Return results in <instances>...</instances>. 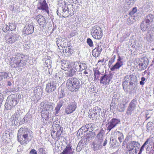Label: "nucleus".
I'll return each mask as SVG.
<instances>
[{"mask_svg":"<svg viewBox=\"0 0 154 154\" xmlns=\"http://www.w3.org/2000/svg\"><path fill=\"white\" fill-rule=\"evenodd\" d=\"M127 148H128V150L134 149H135L134 146L133 145L132 143L131 142L128 145V146H127Z\"/></svg>","mask_w":154,"mask_h":154,"instance_id":"obj_47","label":"nucleus"},{"mask_svg":"<svg viewBox=\"0 0 154 154\" xmlns=\"http://www.w3.org/2000/svg\"><path fill=\"white\" fill-rule=\"evenodd\" d=\"M8 77V74L6 72H0V81L2 80L3 79L7 78Z\"/></svg>","mask_w":154,"mask_h":154,"instance_id":"obj_32","label":"nucleus"},{"mask_svg":"<svg viewBox=\"0 0 154 154\" xmlns=\"http://www.w3.org/2000/svg\"><path fill=\"white\" fill-rule=\"evenodd\" d=\"M100 74V73L98 70H97L94 71V76L95 80H96L98 79Z\"/></svg>","mask_w":154,"mask_h":154,"instance_id":"obj_34","label":"nucleus"},{"mask_svg":"<svg viewBox=\"0 0 154 154\" xmlns=\"http://www.w3.org/2000/svg\"><path fill=\"white\" fill-rule=\"evenodd\" d=\"M56 89V85L53 82L48 83L46 85V91L48 93L53 91Z\"/></svg>","mask_w":154,"mask_h":154,"instance_id":"obj_17","label":"nucleus"},{"mask_svg":"<svg viewBox=\"0 0 154 154\" xmlns=\"http://www.w3.org/2000/svg\"><path fill=\"white\" fill-rule=\"evenodd\" d=\"M102 47L100 45H97L96 48L93 50L92 53L93 55L95 57H97L100 55L102 50Z\"/></svg>","mask_w":154,"mask_h":154,"instance_id":"obj_18","label":"nucleus"},{"mask_svg":"<svg viewBox=\"0 0 154 154\" xmlns=\"http://www.w3.org/2000/svg\"><path fill=\"white\" fill-rule=\"evenodd\" d=\"M114 134L116 137L118 138L119 142L121 143L124 139V136L122 132L118 131L115 132Z\"/></svg>","mask_w":154,"mask_h":154,"instance_id":"obj_24","label":"nucleus"},{"mask_svg":"<svg viewBox=\"0 0 154 154\" xmlns=\"http://www.w3.org/2000/svg\"><path fill=\"white\" fill-rule=\"evenodd\" d=\"M63 91H61L59 96V98H62L64 96L65 94L63 93Z\"/></svg>","mask_w":154,"mask_h":154,"instance_id":"obj_54","label":"nucleus"},{"mask_svg":"<svg viewBox=\"0 0 154 154\" xmlns=\"http://www.w3.org/2000/svg\"><path fill=\"white\" fill-rule=\"evenodd\" d=\"M61 62V68L63 70H68V69L71 66L70 62L68 61L63 60H62Z\"/></svg>","mask_w":154,"mask_h":154,"instance_id":"obj_21","label":"nucleus"},{"mask_svg":"<svg viewBox=\"0 0 154 154\" xmlns=\"http://www.w3.org/2000/svg\"><path fill=\"white\" fill-rule=\"evenodd\" d=\"M40 27L44 28L47 24V22L45 18L41 15H38L35 17Z\"/></svg>","mask_w":154,"mask_h":154,"instance_id":"obj_16","label":"nucleus"},{"mask_svg":"<svg viewBox=\"0 0 154 154\" xmlns=\"http://www.w3.org/2000/svg\"><path fill=\"white\" fill-rule=\"evenodd\" d=\"M154 17L153 15L149 14L146 16L145 19L144 20L149 23L152 22L154 19Z\"/></svg>","mask_w":154,"mask_h":154,"instance_id":"obj_29","label":"nucleus"},{"mask_svg":"<svg viewBox=\"0 0 154 154\" xmlns=\"http://www.w3.org/2000/svg\"><path fill=\"white\" fill-rule=\"evenodd\" d=\"M67 88L72 91H77L81 85L80 81L75 78H72L68 79L66 84Z\"/></svg>","mask_w":154,"mask_h":154,"instance_id":"obj_4","label":"nucleus"},{"mask_svg":"<svg viewBox=\"0 0 154 154\" xmlns=\"http://www.w3.org/2000/svg\"><path fill=\"white\" fill-rule=\"evenodd\" d=\"M148 141H149V139H147L146 140L145 142L143 144V145L141 147L143 148H144L145 146L148 143Z\"/></svg>","mask_w":154,"mask_h":154,"instance_id":"obj_58","label":"nucleus"},{"mask_svg":"<svg viewBox=\"0 0 154 154\" xmlns=\"http://www.w3.org/2000/svg\"><path fill=\"white\" fill-rule=\"evenodd\" d=\"M125 81L122 84V86L124 89L125 88H126L127 85H128V81H129L130 79L131 80V76L127 75L125 77Z\"/></svg>","mask_w":154,"mask_h":154,"instance_id":"obj_26","label":"nucleus"},{"mask_svg":"<svg viewBox=\"0 0 154 154\" xmlns=\"http://www.w3.org/2000/svg\"><path fill=\"white\" fill-rule=\"evenodd\" d=\"M87 43L90 47H92L93 45V42L90 38H88L87 39Z\"/></svg>","mask_w":154,"mask_h":154,"instance_id":"obj_48","label":"nucleus"},{"mask_svg":"<svg viewBox=\"0 0 154 154\" xmlns=\"http://www.w3.org/2000/svg\"><path fill=\"white\" fill-rule=\"evenodd\" d=\"M148 115V114H147V112H146V118L147 117V118L146 119V120L148 119L150 117V116L147 117Z\"/></svg>","mask_w":154,"mask_h":154,"instance_id":"obj_62","label":"nucleus"},{"mask_svg":"<svg viewBox=\"0 0 154 154\" xmlns=\"http://www.w3.org/2000/svg\"><path fill=\"white\" fill-rule=\"evenodd\" d=\"M32 133L27 128H20L17 133V140L21 145L26 144L32 138Z\"/></svg>","mask_w":154,"mask_h":154,"instance_id":"obj_3","label":"nucleus"},{"mask_svg":"<svg viewBox=\"0 0 154 154\" xmlns=\"http://www.w3.org/2000/svg\"><path fill=\"white\" fill-rule=\"evenodd\" d=\"M38 89V90L36 89H35L34 90L35 92H37V91H38V90H39V91H40V89Z\"/></svg>","mask_w":154,"mask_h":154,"instance_id":"obj_64","label":"nucleus"},{"mask_svg":"<svg viewBox=\"0 0 154 154\" xmlns=\"http://www.w3.org/2000/svg\"><path fill=\"white\" fill-rule=\"evenodd\" d=\"M19 37V36L18 34L12 33L7 39V42L10 44H12L18 40Z\"/></svg>","mask_w":154,"mask_h":154,"instance_id":"obj_12","label":"nucleus"},{"mask_svg":"<svg viewBox=\"0 0 154 154\" xmlns=\"http://www.w3.org/2000/svg\"><path fill=\"white\" fill-rule=\"evenodd\" d=\"M137 9L136 8H133L132 11H131V14H134V13H135L137 12Z\"/></svg>","mask_w":154,"mask_h":154,"instance_id":"obj_56","label":"nucleus"},{"mask_svg":"<svg viewBox=\"0 0 154 154\" xmlns=\"http://www.w3.org/2000/svg\"><path fill=\"white\" fill-rule=\"evenodd\" d=\"M62 9L64 13H69V9L68 6H63L62 7Z\"/></svg>","mask_w":154,"mask_h":154,"instance_id":"obj_43","label":"nucleus"},{"mask_svg":"<svg viewBox=\"0 0 154 154\" xmlns=\"http://www.w3.org/2000/svg\"><path fill=\"white\" fill-rule=\"evenodd\" d=\"M67 70L68 71V76L70 77H72L73 76L76 72L75 69L73 68L72 66L70 67L68 69V70Z\"/></svg>","mask_w":154,"mask_h":154,"instance_id":"obj_28","label":"nucleus"},{"mask_svg":"<svg viewBox=\"0 0 154 154\" xmlns=\"http://www.w3.org/2000/svg\"><path fill=\"white\" fill-rule=\"evenodd\" d=\"M71 15L69 14V12L68 13H64L63 15V17H71Z\"/></svg>","mask_w":154,"mask_h":154,"instance_id":"obj_52","label":"nucleus"},{"mask_svg":"<svg viewBox=\"0 0 154 154\" xmlns=\"http://www.w3.org/2000/svg\"><path fill=\"white\" fill-rule=\"evenodd\" d=\"M76 108V105L75 102H70L66 106L65 112L67 114L72 113Z\"/></svg>","mask_w":154,"mask_h":154,"instance_id":"obj_10","label":"nucleus"},{"mask_svg":"<svg viewBox=\"0 0 154 154\" xmlns=\"http://www.w3.org/2000/svg\"><path fill=\"white\" fill-rule=\"evenodd\" d=\"M2 95H0V107L1 106V104L3 102V99L2 98Z\"/></svg>","mask_w":154,"mask_h":154,"instance_id":"obj_59","label":"nucleus"},{"mask_svg":"<svg viewBox=\"0 0 154 154\" xmlns=\"http://www.w3.org/2000/svg\"><path fill=\"white\" fill-rule=\"evenodd\" d=\"M107 140L106 139H105L104 141V142H103V146H105L106 145V144H107Z\"/></svg>","mask_w":154,"mask_h":154,"instance_id":"obj_60","label":"nucleus"},{"mask_svg":"<svg viewBox=\"0 0 154 154\" xmlns=\"http://www.w3.org/2000/svg\"><path fill=\"white\" fill-rule=\"evenodd\" d=\"M27 57L21 54H17L11 57L9 60L10 66L12 67L18 68L19 71L22 70V68L26 64Z\"/></svg>","mask_w":154,"mask_h":154,"instance_id":"obj_1","label":"nucleus"},{"mask_svg":"<svg viewBox=\"0 0 154 154\" xmlns=\"http://www.w3.org/2000/svg\"><path fill=\"white\" fill-rule=\"evenodd\" d=\"M39 153L40 154H45V151L43 148H40L38 149Z\"/></svg>","mask_w":154,"mask_h":154,"instance_id":"obj_50","label":"nucleus"},{"mask_svg":"<svg viewBox=\"0 0 154 154\" xmlns=\"http://www.w3.org/2000/svg\"><path fill=\"white\" fill-rule=\"evenodd\" d=\"M54 105L53 102L46 100L43 101L40 103V107L42 109L41 116L42 121L44 122H46L48 117L53 112Z\"/></svg>","mask_w":154,"mask_h":154,"instance_id":"obj_2","label":"nucleus"},{"mask_svg":"<svg viewBox=\"0 0 154 154\" xmlns=\"http://www.w3.org/2000/svg\"><path fill=\"white\" fill-rule=\"evenodd\" d=\"M80 67L81 70H83V69H87V65L85 63H80Z\"/></svg>","mask_w":154,"mask_h":154,"instance_id":"obj_42","label":"nucleus"},{"mask_svg":"<svg viewBox=\"0 0 154 154\" xmlns=\"http://www.w3.org/2000/svg\"><path fill=\"white\" fill-rule=\"evenodd\" d=\"M123 59L122 57L120 56L118 57L117 61L116 63L110 69V70L112 71H114L115 69H119L123 65L122 60Z\"/></svg>","mask_w":154,"mask_h":154,"instance_id":"obj_15","label":"nucleus"},{"mask_svg":"<svg viewBox=\"0 0 154 154\" xmlns=\"http://www.w3.org/2000/svg\"><path fill=\"white\" fill-rule=\"evenodd\" d=\"M120 122V120L115 118L112 119L108 123L107 130L110 131L112 129L115 127Z\"/></svg>","mask_w":154,"mask_h":154,"instance_id":"obj_11","label":"nucleus"},{"mask_svg":"<svg viewBox=\"0 0 154 154\" xmlns=\"http://www.w3.org/2000/svg\"><path fill=\"white\" fill-rule=\"evenodd\" d=\"M94 110V111L96 115H97L98 116L100 115V112L101 111V109L100 108L98 107H94L93 109Z\"/></svg>","mask_w":154,"mask_h":154,"instance_id":"obj_36","label":"nucleus"},{"mask_svg":"<svg viewBox=\"0 0 154 154\" xmlns=\"http://www.w3.org/2000/svg\"><path fill=\"white\" fill-rule=\"evenodd\" d=\"M86 126V131H89V132H92L95 128L94 125L92 123L87 124Z\"/></svg>","mask_w":154,"mask_h":154,"instance_id":"obj_27","label":"nucleus"},{"mask_svg":"<svg viewBox=\"0 0 154 154\" xmlns=\"http://www.w3.org/2000/svg\"><path fill=\"white\" fill-rule=\"evenodd\" d=\"M89 116L91 118L92 120H96L98 118V116L96 115L94 111V110H90L89 112Z\"/></svg>","mask_w":154,"mask_h":154,"instance_id":"obj_25","label":"nucleus"},{"mask_svg":"<svg viewBox=\"0 0 154 154\" xmlns=\"http://www.w3.org/2000/svg\"><path fill=\"white\" fill-rule=\"evenodd\" d=\"M132 143L133 144L135 148L138 149L140 146V144L138 142H137L135 141H131Z\"/></svg>","mask_w":154,"mask_h":154,"instance_id":"obj_40","label":"nucleus"},{"mask_svg":"<svg viewBox=\"0 0 154 154\" xmlns=\"http://www.w3.org/2000/svg\"><path fill=\"white\" fill-rule=\"evenodd\" d=\"M136 104L137 101L136 100L133 99L131 100L128 106L127 111L126 113L128 114L131 115L132 112L136 108Z\"/></svg>","mask_w":154,"mask_h":154,"instance_id":"obj_13","label":"nucleus"},{"mask_svg":"<svg viewBox=\"0 0 154 154\" xmlns=\"http://www.w3.org/2000/svg\"><path fill=\"white\" fill-rule=\"evenodd\" d=\"M137 149L128 150L130 154H136Z\"/></svg>","mask_w":154,"mask_h":154,"instance_id":"obj_46","label":"nucleus"},{"mask_svg":"<svg viewBox=\"0 0 154 154\" xmlns=\"http://www.w3.org/2000/svg\"><path fill=\"white\" fill-rule=\"evenodd\" d=\"M143 150H144V148H143L141 147L140 149L139 152V154H140L141 153Z\"/></svg>","mask_w":154,"mask_h":154,"instance_id":"obj_61","label":"nucleus"},{"mask_svg":"<svg viewBox=\"0 0 154 154\" xmlns=\"http://www.w3.org/2000/svg\"><path fill=\"white\" fill-rule=\"evenodd\" d=\"M21 97L19 95L13 94L9 96L7 98L6 101L13 106H15L18 102V99H20Z\"/></svg>","mask_w":154,"mask_h":154,"instance_id":"obj_8","label":"nucleus"},{"mask_svg":"<svg viewBox=\"0 0 154 154\" xmlns=\"http://www.w3.org/2000/svg\"><path fill=\"white\" fill-rule=\"evenodd\" d=\"M34 27L32 23H27L26 24L23 29V32L27 35L32 34L34 31Z\"/></svg>","mask_w":154,"mask_h":154,"instance_id":"obj_14","label":"nucleus"},{"mask_svg":"<svg viewBox=\"0 0 154 154\" xmlns=\"http://www.w3.org/2000/svg\"><path fill=\"white\" fill-rule=\"evenodd\" d=\"M125 104L124 103L121 104L119 108V110L120 112H123L125 110Z\"/></svg>","mask_w":154,"mask_h":154,"instance_id":"obj_41","label":"nucleus"},{"mask_svg":"<svg viewBox=\"0 0 154 154\" xmlns=\"http://www.w3.org/2000/svg\"><path fill=\"white\" fill-rule=\"evenodd\" d=\"M62 106L61 105H60V104L58 103L57 104V106L56 107L55 110L56 111V114H57L58 113L59 111L60 108Z\"/></svg>","mask_w":154,"mask_h":154,"instance_id":"obj_44","label":"nucleus"},{"mask_svg":"<svg viewBox=\"0 0 154 154\" xmlns=\"http://www.w3.org/2000/svg\"><path fill=\"white\" fill-rule=\"evenodd\" d=\"M91 33L92 36L96 39H100L102 37V31L101 28L97 26L92 28Z\"/></svg>","mask_w":154,"mask_h":154,"instance_id":"obj_6","label":"nucleus"},{"mask_svg":"<svg viewBox=\"0 0 154 154\" xmlns=\"http://www.w3.org/2000/svg\"><path fill=\"white\" fill-rule=\"evenodd\" d=\"M60 154H73L71 147L69 145L67 146Z\"/></svg>","mask_w":154,"mask_h":154,"instance_id":"obj_23","label":"nucleus"},{"mask_svg":"<svg viewBox=\"0 0 154 154\" xmlns=\"http://www.w3.org/2000/svg\"><path fill=\"white\" fill-rule=\"evenodd\" d=\"M67 100V99L66 98H62L60 100L59 103L62 106L63 105L65 104L68 101Z\"/></svg>","mask_w":154,"mask_h":154,"instance_id":"obj_38","label":"nucleus"},{"mask_svg":"<svg viewBox=\"0 0 154 154\" xmlns=\"http://www.w3.org/2000/svg\"><path fill=\"white\" fill-rule=\"evenodd\" d=\"M150 23L144 20L140 25L141 29L143 31H146L149 29Z\"/></svg>","mask_w":154,"mask_h":154,"instance_id":"obj_22","label":"nucleus"},{"mask_svg":"<svg viewBox=\"0 0 154 154\" xmlns=\"http://www.w3.org/2000/svg\"><path fill=\"white\" fill-rule=\"evenodd\" d=\"M10 30L9 27L7 25H5L3 27L2 30L4 32H6Z\"/></svg>","mask_w":154,"mask_h":154,"instance_id":"obj_45","label":"nucleus"},{"mask_svg":"<svg viewBox=\"0 0 154 154\" xmlns=\"http://www.w3.org/2000/svg\"><path fill=\"white\" fill-rule=\"evenodd\" d=\"M83 73L85 75L87 74H88V72H87V70H85L84 71Z\"/></svg>","mask_w":154,"mask_h":154,"instance_id":"obj_63","label":"nucleus"},{"mask_svg":"<svg viewBox=\"0 0 154 154\" xmlns=\"http://www.w3.org/2000/svg\"><path fill=\"white\" fill-rule=\"evenodd\" d=\"M8 27H9V29L11 31L14 30L16 28V26L15 24L14 23H10Z\"/></svg>","mask_w":154,"mask_h":154,"instance_id":"obj_39","label":"nucleus"},{"mask_svg":"<svg viewBox=\"0 0 154 154\" xmlns=\"http://www.w3.org/2000/svg\"><path fill=\"white\" fill-rule=\"evenodd\" d=\"M152 38V35L150 34H148L146 36V39L148 41H149Z\"/></svg>","mask_w":154,"mask_h":154,"instance_id":"obj_49","label":"nucleus"},{"mask_svg":"<svg viewBox=\"0 0 154 154\" xmlns=\"http://www.w3.org/2000/svg\"><path fill=\"white\" fill-rule=\"evenodd\" d=\"M5 107L7 110H10L11 109L12 107L14 106L10 104L9 102H7L5 105Z\"/></svg>","mask_w":154,"mask_h":154,"instance_id":"obj_37","label":"nucleus"},{"mask_svg":"<svg viewBox=\"0 0 154 154\" xmlns=\"http://www.w3.org/2000/svg\"><path fill=\"white\" fill-rule=\"evenodd\" d=\"M37 8L40 10L45 11L47 13L49 14L48 7L45 0H40L37 5Z\"/></svg>","mask_w":154,"mask_h":154,"instance_id":"obj_9","label":"nucleus"},{"mask_svg":"<svg viewBox=\"0 0 154 154\" xmlns=\"http://www.w3.org/2000/svg\"><path fill=\"white\" fill-rule=\"evenodd\" d=\"M110 76L109 75H106L102 76L100 79V83L104 85L109 84L110 80Z\"/></svg>","mask_w":154,"mask_h":154,"instance_id":"obj_19","label":"nucleus"},{"mask_svg":"<svg viewBox=\"0 0 154 154\" xmlns=\"http://www.w3.org/2000/svg\"><path fill=\"white\" fill-rule=\"evenodd\" d=\"M61 42V43H60V45L62 44H63L64 45L63 47L64 48L63 49V52L64 54V55L66 56H69L72 53V50L71 49V47L69 45L65 47L67 43L66 42H62L61 40L60 39L58 40L57 41V45L58 46H59L58 44H59Z\"/></svg>","mask_w":154,"mask_h":154,"instance_id":"obj_7","label":"nucleus"},{"mask_svg":"<svg viewBox=\"0 0 154 154\" xmlns=\"http://www.w3.org/2000/svg\"><path fill=\"white\" fill-rule=\"evenodd\" d=\"M104 131L102 130L97 135V137L98 140L93 142L92 144L93 148L94 151L97 150L101 149L103 146L102 144L103 141Z\"/></svg>","mask_w":154,"mask_h":154,"instance_id":"obj_5","label":"nucleus"},{"mask_svg":"<svg viewBox=\"0 0 154 154\" xmlns=\"http://www.w3.org/2000/svg\"><path fill=\"white\" fill-rule=\"evenodd\" d=\"M86 125L85 126H82L81 127V128L80 129V130H82V131H84V132H85L87 131H86Z\"/></svg>","mask_w":154,"mask_h":154,"instance_id":"obj_57","label":"nucleus"},{"mask_svg":"<svg viewBox=\"0 0 154 154\" xmlns=\"http://www.w3.org/2000/svg\"><path fill=\"white\" fill-rule=\"evenodd\" d=\"M153 124V122H148L147 124V128L148 129H149V128H151L152 125Z\"/></svg>","mask_w":154,"mask_h":154,"instance_id":"obj_51","label":"nucleus"},{"mask_svg":"<svg viewBox=\"0 0 154 154\" xmlns=\"http://www.w3.org/2000/svg\"><path fill=\"white\" fill-rule=\"evenodd\" d=\"M134 45V48L137 50H139L142 48V45L141 42L139 41H135Z\"/></svg>","mask_w":154,"mask_h":154,"instance_id":"obj_30","label":"nucleus"},{"mask_svg":"<svg viewBox=\"0 0 154 154\" xmlns=\"http://www.w3.org/2000/svg\"><path fill=\"white\" fill-rule=\"evenodd\" d=\"M95 136V133L93 132H90L86 135V137L88 140H91L94 138Z\"/></svg>","mask_w":154,"mask_h":154,"instance_id":"obj_35","label":"nucleus"},{"mask_svg":"<svg viewBox=\"0 0 154 154\" xmlns=\"http://www.w3.org/2000/svg\"><path fill=\"white\" fill-rule=\"evenodd\" d=\"M141 81L140 82V84L141 85H144V82L145 81V78L144 77H142L141 78Z\"/></svg>","mask_w":154,"mask_h":154,"instance_id":"obj_53","label":"nucleus"},{"mask_svg":"<svg viewBox=\"0 0 154 154\" xmlns=\"http://www.w3.org/2000/svg\"><path fill=\"white\" fill-rule=\"evenodd\" d=\"M76 71H79L81 70L80 63L76 62L74 63L73 67Z\"/></svg>","mask_w":154,"mask_h":154,"instance_id":"obj_31","label":"nucleus"},{"mask_svg":"<svg viewBox=\"0 0 154 154\" xmlns=\"http://www.w3.org/2000/svg\"><path fill=\"white\" fill-rule=\"evenodd\" d=\"M29 154H37L36 151L34 149H32L30 151Z\"/></svg>","mask_w":154,"mask_h":154,"instance_id":"obj_55","label":"nucleus"},{"mask_svg":"<svg viewBox=\"0 0 154 154\" xmlns=\"http://www.w3.org/2000/svg\"><path fill=\"white\" fill-rule=\"evenodd\" d=\"M84 141L82 140H81L78 143L77 147V149L81 150L84 146Z\"/></svg>","mask_w":154,"mask_h":154,"instance_id":"obj_33","label":"nucleus"},{"mask_svg":"<svg viewBox=\"0 0 154 154\" xmlns=\"http://www.w3.org/2000/svg\"><path fill=\"white\" fill-rule=\"evenodd\" d=\"M15 113L10 118V120L14 122L18 120V117L20 115L21 110L19 108H17Z\"/></svg>","mask_w":154,"mask_h":154,"instance_id":"obj_20","label":"nucleus"}]
</instances>
